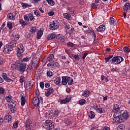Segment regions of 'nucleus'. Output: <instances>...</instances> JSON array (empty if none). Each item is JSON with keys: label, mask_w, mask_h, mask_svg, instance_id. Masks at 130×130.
<instances>
[{"label": "nucleus", "mask_w": 130, "mask_h": 130, "mask_svg": "<svg viewBox=\"0 0 130 130\" xmlns=\"http://www.w3.org/2000/svg\"><path fill=\"white\" fill-rule=\"evenodd\" d=\"M40 63V59L39 57H35L31 60V64L34 68H38Z\"/></svg>", "instance_id": "obj_5"}, {"label": "nucleus", "mask_w": 130, "mask_h": 130, "mask_svg": "<svg viewBox=\"0 0 130 130\" xmlns=\"http://www.w3.org/2000/svg\"><path fill=\"white\" fill-rule=\"evenodd\" d=\"M58 63L55 62L52 64V69H56V68H58Z\"/></svg>", "instance_id": "obj_49"}, {"label": "nucleus", "mask_w": 130, "mask_h": 130, "mask_svg": "<svg viewBox=\"0 0 130 130\" xmlns=\"http://www.w3.org/2000/svg\"><path fill=\"white\" fill-rule=\"evenodd\" d=\"M20 35L18 34H16L14 36V38H15V39H16V40H19V39H20Z\"/></svg>", "instance_id": "obj_57"}, {"label": "nucleus", "mask_w": 130, "mask_h": 130, "mask_svg": "<svg viewBox=\"0 0 130 130\" xmlns=\"http://www.w3.org/2000/svg\"><path fill=\"white\" fill-rule=\"evenodd\" d=\"M111 63L113 64H119L122 61H123V58L120 56H116L113 57L111 60Z\"/></svg>", "instance_id": "obj_3"}, {"label": "nucleus", "mask_w": 130, "mask_h": 130, "mask_svg": "<svg viewBox=\"0 0 130 130\" xmlns=\"http://www.w3.org/2000/svg\"><path fill=\"white\" fill-rule=\"evenodd\" d=\"M32 104L36 107L39 106L40 104V101H39V98L38 96H35L32 99Z\"/></svg>", "instance_id": "obj_15"}, {"label": "nucleus", "mask_w": 130, "mask_h": 130, "mask_svg": "<svg viewBox=\"0 0 130 130\" xmlns=\"http://www.w3.org/2000/svg\"><path fill=\"white\" fill-rule=\"evenodd\" d=\"M5 120L6 122H9L11 121V120H12V116L10 115H6L5 117Z\"/></svg>", "instance_id": "obj_31"}, {"label": "nucleus", "mask_w": 130, "mask_h": 130, "mask_svg": "<svg viewBox=\"0 0 130 130\" xmlns=\"http://www.w3.org/2000/svg\"><path fill=\"white\" fill-rule=\"evenodd\" d=\"M23 18H24V20H25V22H29L30 21L28 15V16L24 15Z\"/></svg>", "instance_id": "obj_52"}, {"label": "nucleus", "mask_w": 130, "mask_h": 130, "mask_svg": "<svg viewBox=\"0 0 130 130\" xmlns=\"http://www.w3.org/2000/svg\"><path fill=\"white\" fill-rule=\"evenodd\" d=\"M72 100V96L69 95L67 96V98L64 100H60V104H67L69 103Z\"/></svg>", "instance_id": "obj_11"}, {"label": "nucleus", "mask_w": 130, "mask_h": 130, "mask_svg": "<svg viewBox=\"0 0 130 130\" xmlns=\"http://www.w3.org/2000/svg\"><path fill=\"white\" fill-rule=\"evenodd\" d=\"M25 51V48H24V46H23V44H19L17 45V55L18 56H20L21 55V53H23Z\"/></svg>", "instance_id": "obj_9"}, {"label": "nucleus", "mask_w": 130, "mask_h": 130, "mask_svg": "<svg viewBox=\"0 0 130 130\" xmlns=\"http://www.w3.org/2000/svg\"><path fill=\"white\" fill-rule=\"evenodd\" d=\"M53 92V88L52 87H50L46 90L45 95L46 97H49V95H51Z\"/></svg>", "instance_id": "obj_17"}, {"label": "nucleus", "mask_w": 130, "mask_h": 130, "mask_svg": "<svg viewBox=\"0 0 130 130\" xmlns=\"http://www.w3.org/2000/svg\"><path fill=\"white\" fill-rule=\"evenodd\" d=\"M19 81L20 83H24V81H25V78L24 77V76H20Z\"/></svg>", "instance_id": "obj_55"}, {"label": "nucleus", "mask_w": 130, "mask_h": 130, "mask_svg": "<svg viewBox=\"0 0 130 130\" xmlns=\"http://www.w3.org/2000/svg\"><path fill=\"white\" fill-rule=\"evenodd\" d=\"M65 123L68 124V125H70L73 123V120H71L70 118H67L65 121Z\"/></svg>", "instance_id": "obj_38"}, {"label": "nucleus", "mask_w": 130, "mask_h": 130, "mask_svg": "<svg viewBox=\"0 0 130 130\" xmlns=\"http://www.w3.org/2000/svg\"><path fill=\"white\" fill-rule=\"evenodd\" d=\"M31 59V58L30 57L27 56L26 57H24L22 61H23L24 62H27V61H29Z\"/></svg>", "instance_id": "obj_50"}, {"label": "nucleus", "mask_w": 130, "mask_h": 130, "mask_svg": "<svg viewBox=\"0 0 130 130\" xmlns=\"http://www.w3.org/2000/svg\"><path fill=\"white\" fill-rule=\"evenodd\" d=\"M53 114L55 116H58V115H59L60 114V111H59V110H55L54 112H53Z\"/></svg>", "instance_id": "obj_43"}, {"label": "nucleus", "mask_w": 130, "mask_h": 130, "mask_svg": "<svg viewBox=\"0 0 130 130\" xmlns=\"http://www.w3.org/2000/svg\"><path fill=\"white\" fill-rule=\"evenodd\" d=\"M21 5L23 9H26V8H31V7H32V5L28 4L27 3H21Z\"/></svg>", "instance_id": "obj_29"}, {"label": "nucleus", "mask_w": 130, "mask_h": 130, "mask_svg": "<svg viewBox=\"0 0 130 130\" xmlns=\"http://www.w3.org/2000/svg\"><path fill=\"white\" fill-rule=\"evenodd\" d=\"M63 17L65 18V19H67V20H69L71 21L72 20V16L71 15L68 14V13H64L63 14Z\"/></svg>", "instance_id": "obj_33"}, {"label": "nucleus", "mask_w": 130, "mask_h": 130, "mask_svg": "<svg viewBox=\"0 0 130 130\" xmlns=\"http://www.w3.org/2000/svg\"><path fill=\"white\" fill-rule=\"evenodd\" d=\"M93 108L94 109V110H95V111H96V112L100 113L101 114L104 112V108H103L100 105H94L93 106Z\"/></svg>", "instance_id": "obj_10"}, {"label": "nucleus", "mask_w": 130, "mask_h": 130, "mask_svg": "<svg viewBox=\"0 0 130 130\" xmlns=\"http://www.w3.org/2000/svg\"><path fill=\"white\" fill-rule=\"evenodd\" d=\"M5 100L6 102H11V101H12V96L11 95L7 96L5 98Z\"/></svg>", "instance_id": "obj_46"}, {"label": "nucleus", "mask_w": 130, "mask_h": 130, "mask_svg": "<svg viewBox=\"0 0 130 130\" xmlns=\"http://www.w3.org/2000/svg\"><path fill=\"white\" fill-rule=\"evenodd\" d=\"M26 130H31L32 125H31V120L29 119H27L25 124Z\"/></svg>", "instance_id": "obj_16"}, {"label": "nucleus", "mask_w": 130, "mask_h": 130, "mask_svg": "<svg viewBox=\"0 0 130 130\" xmlns=\"http://www.w3.org/2000/svg\"><path fill=\"white\" fill-rule=\"evenodd\" d=\"M62 81H61V84L62 85H67L68 82L71 80V77L69 76H62L61 77Z\"/></svg>", "instance_id": "obj_12"}, {"label": "nucleus", "mask_w": 130, "mask_h": 130, "mask_svg": "<svg viewBox=\"0 0 130 130\" xmlns=\"http://www.w3.org/2000/svg\"><path fill=\"white\" fill-rule=\"evenodd\" d=\"M56 37V35H55L54 33L51 34L49 35L48 37H47V40H51L52 39H54Z\"/></svg>", "instance_id": "obj_32"}, {"label": "nucleus", "mask_w": 130, "mask_h": 130, "mask_svg": "<svg viewBox=\"0 0 130 130\" xmlns=\"http://www.w3.org/2000/svg\"><path fill=\"white\" fill-rule=\"evenodd\" d=\"M15 15H16V14H14V13H9L7 15V18L8 19H9V20H12V21H15V20H16V16H15Z\"/></svg>", "instance_id": "obj_21"}, {"label": "nucleus", "mask_w": 130, "mask_h": 130, "mask_svg": "<svg viewBox=\"0 0 130 130\" xmlns=\"http://www.w3.org/2000/svg\"><path fill=\"white\" fill-rule=\"evenodd\" d=\"M28 16L30 21H34L35 20V17L33 15V13H29Z\"/></svg>", "instance_id": "obj_36"}, {"label": "nucleus", "mask_w": 130, "mask_h": 130, "mask_svg": "<svg viewBox=\"0 0 130 130\" xmlns=\"http://www.w3.org/2000/svg\"><path fill=\"white\" fill-rule=\"evenodd\" d=\"M105 25L102 24L99 27L96 28L98 32H103L105 31L106 29Z\"/></svg>", "instance_id": "obj_22"}, {"label": "nucleus", "mask_w": 130, "mask_h": 130, "mask_svg": "<svg viewBox=\"0 0 130 130\" xmlns=\"http://www.w3.org/2000/svg\"><path fill=\"white\" fill-rule=\"evenodd\" d=\"M112 57H113V55H110L108 57H105V63H107V62H108V61H109V60H110V59H111Z\"/></svg>", "instance_id": "obj_47"}, {"label": "nucleus", "mask_w": 130, "mask_h": 130, "mask_svg": "<svg viewBox=\"0 0 130 130\" xmlns=\"http://www.w3.org/2000/svg\"><path fill=\"white\" fill-rule=\"evenodd\" d=\"M74 31H75V28L72 27H71V29H69L68 30V31H67L68 34H69V35H72V34H73Z\"/></svg>", "instance_id": "obj_44"}, {"label": "nucleus", "mask_w": 130, "mask_h": 130, "mask_svg": "<svg viewBox=\"0 0 130 130\" xmlns=\"http://www.w3.org/2000/svg\"><path fill=\"white\" fill-rule=\"evenodd\" d=\"M73 83H74V80H73V79L70 78V79L68 81V85H73Z\"/></svg>", "instance_id": "obj_59"}, {"label": "nucleus", "mask_w": 130, "mask_h": 130, "mask_svg": "<svg viewBox=\"0 0 130 130\" xmlns=\"http://www.w3.org/2000/svg\"><path fill=\"white\" fill-rule=\"evenodd\" d=\"M7 26L8 28H9V29H10V30H12V29H13V23L10 21H8L7 22Z\"/></svg>", "instance_id": "obj_39"}, {"label": "nucleus", "mask_w": 130, "mask_h": 130, "mask_svg": "<svg viewBox=\"0 0 130 130\" xmlns=\"http://www.w3.org/2000/svg\"><path fill=\"white\" fill-rule=\"evenodd\" d=\"M17 64V70L21 72V73H24L26 71V64L21 63V61L17 60L16 62Z\"/></svg>", "instance_id": "obj_4"}, {"label": "nucleus", "mask_w": 130, "mask_h": 130, "mask_svg": "<svg viewBox=\"0 0 130 130\" xmlns=\"http://www.w3.org/2000/svg\"><path fill=\"white\" fill-rule=\"evenodd\" d=\"M89 53V51H85V53H84L83 56L82 57L83 59H85L86 58V56L88 55Z\"/></svg>", "instance_id": "obj_56"}, {"label": "nucleus", "mask_w": 130, "mask_h": 130, "mask_svg": "<svg viewBox=\"0 0 130 130\" xmlns=\"http://www.w3.org/2000/svg\"><path fill=\"white\" fill-rule=\"evenodd\" d=\"M4 63H5V60L4 59H3V58H0V66H1V64H4Z\"/></svg>", "instance_id": "obj_64"}, {"label": "nucleus", "mask_w": 130, "mask_h": 130, "mask_svg": "<svg viewBox=\"0 0 130 130\" xmlns=\"http://www.w3.org/2000/svg\"><path fill=\"white\" fill-rule=\"evenodd\" d=\"M121 109V106L120 105L115 104L113 107V112H121L120 110Z\"/></svg>", "instance_id": "obj_14"}, {"label": "nucleus", "mask_w": 130, "mask_h": 130, "mask_svg": "<svg viewBox=\"0 0 130 130\" xmlns=\"http://www.w3.org/2000/svg\"><path fill=\"white\" fill-rule=\"evenodd\" d=\"M2 77L3 79L6 82H12L13 80L10 78L8 77V75L6 73H2Z\"/></svg>", "instance_id": "obj_19"}, {"label": "nucleus", "mask_w": 130, "mask_h": 130, "mask_svg": "<svg viewBox=\"0 0 130 130\" xmlns=\"http://www.w3.org/2000/svg\"><path fill=\"white\" fill-rule=\"evenodd\" d=\"M16 105H17V102L15 101H12L8 104V108L10 109V111L12 113H15V112H16V110H15V107H16Z\"/></svg>", "instance_id": "obj_6"}, {"label": "nucleus", "mask_w": 130, "mask_h": 130, "mask_svg": "<svg viewBox=\"0 0 130 130\" xmlns=\"http://www.w3.org/2000/svg\"><path fill=\"white\" fill-rule=\"evenodd\" d=\"M46 2L50 5V6H54L55 3L53 0H46Z\"/></svg>", "instance_id": "obj_48"}, {"label": "nucleus", "mask_w": 130, "mask_h": 130, "mask_svg": "<svg viewBox=\"0 0 130 130\" xmlns=\"http://www.w3.org/2000/svg\"><path fill=\"white\" fill-rule=\"evenodd\" d=\"M54 82L56 85H58L60 83V77H57L54 79Z\"/></svg>", "instance_id": "obj_42"}, {"label": "nucleus", "mask_w": 130, "mask_h": 130, "mask_svg": "<svg viewBox=\"0 0 130 130\" xmlns=\"http://www.w3.org/2000/svg\"><path fill=\"white\" fill-rule=\"evenodd\" d=\"M13 49H14L12 48V46H10L9 44L6 45L4 47L3 52L6 54H10V53L13 51Z\"/></svg>", "instance_id": "obj_8"}, {"label": "nucleus", "mask_w": 130, "mask_h": 130, "mask_svg": "<svg viewBox=\"0 0 130 130\" xmlns=\"http://www.w3.org/2000/svg\"><path fill=\"white\" fill-rule=\"evenodd\" d=\"M43 126L47 130H54V123L51 122L50 120H47L43 123Z\"/></svg>", "instance_id": "obj_2"}, {"label": "nucleus", "mask_w": 130, "mask_h": 130, "mask_svg": "<svg viewBox=\"0 0 130 130\" xmlns=\"http://www.w3.org/2000/svg\"><path fill=\"white\" fill-rule=\"evenodd\" d=\"M123 10L125 11H128L130 10V4L129 3H127L124 7Z\"/></svg>", "instance_id": "obj_37"}, {"label": "nucleus", "mask_w": 130, "mask_h": 130, "mask_svg": "<svg viewBox=\"0 0 130 130\" xmlns=\"http://www.w3.org/2000/svg\"><path fill=\"white\" fill-rule=\"evenodd\" d=\"M102 130H110V127L106 126H104L102 128Z\"/></svg>", "instance_id": "obj_61"}, {"label": "nucleus", "mask_w": 130, "mask_h": 130, "mask_svg": "<svg viewBox=\"0 0 130 130\" xmlns=\"http://www.w3.org/2000/svg\"><path fill=\"white\" fill-rule=\"evenodd\" d=\"M20 97H21V106H24L25 104H26V98H25V96L20 94Z\"/></svg>", "instance_id": "obj_25"}, {"label": "nucleus", "mask_w": 130, "mask_h": 130, "mask_svg": "<svg viewBox=\"0 0 130 130\" xmlns=\"http://www.w3.org/2000/svg\"><path fill=\"white\" fill-rule=\"evenodd\" d=\"M67 45L69 47H74V43H73L71 42L67 43Z\"/></svg>", "instance_id": "obj_58"}, {"label": "nucleus", "mask_w": 130, "mask_h": 130, "mask_svg": "<svg viewBox=\"0 0 130 130\" xmlns=\"http://www.w3.org/2000/svg\"><path fill=\"white\" fill-rule=\"evenodd\" d=\"M72 27V25H71L69 23H66V28H67V29H70V28Z\"/></svg>", "instance_id": "obj_63"}, {"label": "nucleus", "mask_w": 130, "mask_h": 130, "mask_svg": "<svg viewBox=\"0 0 130 130\" xmlns=\"http://www.w3.org/2000/svg\"><path fill=\"white\" fill-rule=\"evenodd\" d=\"M18 125H19V122L17 121L13 123L12 128L13 129H17Z\"/></svg>", "instance_id": "obj_45"}, {"label": "nucleus", "mask_w": 130, "mask_h": 130, "mask_svg": "<svg viewBox=\"0 0 130 130\" xmlns=\"http://www.w3.org/2000/svg\"><path fill=\"white\" fill-rule=\"evenodd\" d=\"M56 38L59 41H61V42H64V41H66V38L63 36H58L56 37Z\"/></svg>", "instance_id": "obj_30"}, {"label": "nucleus", "mask_w": 130, "mask_h": 130, "mask_svg": "<svg viewBox=\"0 0 130 130\" xmlns=\"http://www.w3.org/2000/svg\"><path fill=\"white\" fill-rule=\"evenodd\" d=\"M59 27V22L57 20H54L51 22L50 28L51 30H56Z\"/></svg>", "instance_id": "obj_7"}, {"label": "nucleus", "mask_w": 130, "mask_h": 130, "mask_svg": "<svg viewBox=\"0 0 130 130\" xmlns=\"http://www.w3.org/2000/svg\"><path fill=\"white\" fill-rule=\"evenodd\" d=\"M90 94L91 92H90L88 89H85V91L82 92V96L85 98H88V97L90 96Z\"/></svg>", "instance_id": "obj_20"}, {"label": "nucleus", "mask_w": 130, "mask_h": 130, "mask_svg": "<svg viewBox=\"0 0 130 130\" xmlns=\"http://www.w3.org/2000/svg\"><path fill=\"white\" fill-rule=\"evenodd\" d=\"M25 88L27 90H30V89L33 88V81L31 79H28L26 82Z\"/></svg>", "instance_id": "obj_13"}, {"label": "nucleus", "mask_w": 130, "mask_h": 130, "mask_svg": "<svg viewBox=\"0 0 130 130\" xmlns=\"http://www.w3.org/2000/svg\"><path fill=\"white\" fill-rule=\"evenodd\" d=\"M122 117H123V121H124V120L128 117V114L126 111H124L122 113Z\"/></svg>", "instance_id": "obj_28"}, {"label": "nucleus", "mask_w": 130, "mask_h": 130, "mask_svg": "<svg viewBox=\"0 0 130 130\" xmlns=\"http://www.w3.org/2000/svg\"><path fill=\"white\" fill-rule=\"evenodd\" d=\"M113 119L115 123H121L123 122V117L121 112H115L113 116Z\"/></svg>", "instance_id": "obj_1"}, {"label": "nucleus", "mask_w": 130, "mask_h": 130, "mask_svg": "<svg viewBox=\"0 0 130 130\" xmlns=\"http://www.w3.org/2000/svg\"><path fill=\"white\" fill-rule=\"evenodd\" d=\"M5 93V88L0 87V94H4Z\"/></svg>", "instance_id": "obj_62"}, {"label": "nucleus", "mask_w": 130, "mask_h": 130, "mask_svg": "<svg viewBox=\"0 0 130 130\" xmlns=\"http://www.w3.org/2000/svg\"><path fill=\"white\" fill-rule=\"evenodd\" d=\"M19 23L21 24L22 27H24V26H26V25H28L27 22L24 21L23 19H20L19 20Z\"/></svg>", "instance_id": "obj_35"}, {"label": "nucleus", "mask_w": 130, "mask_h": 130, "mask_svg": "<svg viewBox=\"0 0 130 130\" xmlns=\"http://www.w3.org/2000/svg\"><path fill=\"white\" fill-rule=\"evenodd\" d=\"M109 23L111 25L115 26V25H116V19H114L113 17H111L109 20Z\"/></svg>", "instance_id": "obj_26"}, {"label": "nucleus", "mask_w": 130, "mask_h": 130, "mask_svg": "<svg viewBox=\"0 0 130 130\" xmlns=\"http://www.w3.org/2000/svg\"><path fill=\"white\" fill-rule=\"evenodd\" d=\"M36 31H37V27L36 26L32 27L30 28V33H31V34L35 33Z\"/></svg>", "instance_id": "obj_40"}, {"label": "nucleus", "mask_w": 130, "mask_h": 130, "mask_svg": "<svg viewBox=\"0 0 130 130\" xmlns=\"http://www.w3.org/2000/svg\"><path fill=\"white\" fill-rule=\"evenodd\" d=\"M34 14L37 16V17H40V13H39V11L35 10Z\"/></svg>", "instance_id": "obj_54"}, {"label": "nucleus", "mask_w": 130, "mask_h": 130, "mask_svg": "<svg viewBox=\"0 0 130 130\" xmlns=\"http://www.w3.org/2000/svg\"><path fill=\"white\" fill-rule=\"evenodd\" d=\"M18 64H17V61L15 62V63H13L11 64V69L12 70H16V69H18Z\"/></svg>", "instance_id": "obj_41"}, {"label": "nucleus", "mask_w": 130, "mask_h": 130, "mask_svg": "<svg viewBox=\"0 0 130 130\" xmlns=\"http://www.w3.org/2000/svg\"><path fill=\"white\" fill-rule=\"evenodd\" d=\"M124 127V125H123V124H120L118 126V130H123Z\"/></svg>", "instance_id": "obj_53"}, {"label": "nucleus", "mask_w": 130, "mask_h": 130, "mask_svg": "<svg viewBox=\"0 0 130 130\" xmlns=\"http://www.w3.org/2000/svg\"><path fill=\"white\" fill-rule=\"evenodd\" d=\"M88 115V117L91 119H93L95 118V112H94L93 111H89Z\"/></svg>", "instance_id": "obj_24"}, {"label": "nucleus", "mask_w": 130, "mask_h": 130, "mask_svg": "<svg viewBox=\"0 0 130 130\" xmlns=\"http://www.w3.org/2000/svg\"><path fill=\"white\" fill-rule=\"evenodd\" d=\"M10 46H11L12 48L14 49L16 46H17V42L16 40H13L9 44H8Z\"/></svg>", "instance_id": "obj_27"}, {"label": "nucleus", "mask_w": 130, "mask_h": 130, "mask_svg": "<svg viewBox=\"0 0 130 130\" xmlns=\"http://www.w3.org/2000/svg\"><path fill=\"white\" fill-rule=\"evenodd\" d=\"M53 75L54 74L53 72H52V71L50 70H48L47 71V77H48V78H51V77H52Z\"/></svg>", "instance_id": "obj_34"}, {"label": "nucleus", "mask_w": 130, "mask_h": 130, "mask_svg": "<svg viewBox=\"0 0 130 130\" xmlns=\"http://www.w3.org/2000/svg\"><path fill=\"white\" fill-rule=\"evenodd\" d=\"M42 35H43V30L40 29L37 33V39H40L42 37Z\"/></svg>", "instance_id": "obj_23"}, {"label": "nucleus", "mask_w": 130, "mask_h": 130, "mask_svg": "<svg viewBox=\"0 0 130 130\" xmlns=\"http://www.w3.org/2000/svg\"><path fill=\"white\" fill-rule=\"evenodd\" d=\"M47 61L50 63H53L54 62V55L53 54H50L47 58Z\"/></svg>", "instance_id": "obj_18"}, {"label": "nucleus", "mask_w": 130, "mask_h": 130, "mask_svg": "<svg viewBox=\"0 0 130 130\" xmlns=\"http://www.w3.org/2000/svg\"><path fill=\"white\" fill-rule=\"evenodd\" d=\"M123 50L124 52H129V49L127 47H124L123 48Z\"/></svg>", "instance_id": "obj_60"}, {"label": "nucleus", "mask_w": 130, "mask_h": 130, "mask_svg": "<svg viewBox=\"0 0 130 130\" xmlns=\"http://www.w3.org/2000/svg\"><path fill=\"white\" fill-rule=\"evenodd\" d=\"M86 103V100L84 99H81L79 101V104L80 105H84Z\"/></svg>", "instance_id": "obj_51"}]
</instances>
